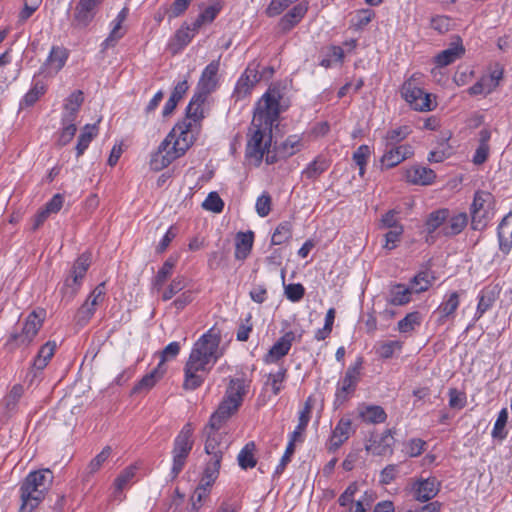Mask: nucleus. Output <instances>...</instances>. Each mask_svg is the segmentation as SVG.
I'll list each match as a JSON object with an SVG mask.
<instances>
[{"instance_id": "obj_1", "label": "nucleus", "mask_w": 512, "mask_h": 512, "mask_svg": "<svg viewBox=\"0 0 512 512\" xmlns=\"http://www.w3.org/2000/svg\"><path fill=\"white\" fill-rule=\"evenodd\" d=\"M281 95L277 89H269L258 101L248 132L246 156L258 166L269 149L272 125L281 113Z\"/></svg>"}, {"instance_id": "obj_2", "label": "nucleus", "mask_w": 512, "mask_h": 512, "mask_svg": "<svg viewBox=\"0 0 512 512\" xmlns=\"http://www.w3.org/2000/svg\"><path fill=\"white\" fill-rule=\"evenodd\" d=\"M220 337L210 329L194 344L184 367L185 390H195L200 387L209 371L221 357L219 349Z\"/></svg>"}, {"instance_id": "obj_3", "label": "nucleus", "mask_w": 512, "mask_h": 512, "mask_svg": "<svg viewBox=\"0 0 512 512\" xmlns=\"http://www.w3.org/2000/svg\"><path fill=\"white\" fill-rule=\"evenodd\" d=\"M196 138L188 131L178 130L175 127L159 145L158 150L152 154L150 166L160 171L170 165L175 159L183 156L192 146Z\"/></svg>"}, {"instance_id": "obj_4", "label": "nucleus", "mask_w": 512, "mask_h": 512, "mask_svg": "<svg viewBox=\"0 0 512 512\" xmlns=\"http://www.w3.org/2000/svg\"><path fill=\"white\" fill-rule=\"evenodd\" d=\"M246 393L245 383L241 379H231L226 394L218 409L211 415V427L220 428L240 407Z\"/></svg>"}, {"instance_id": "obj_5", "label": "nucleus", "mask_w": 512, "mask_h": 512, "mask_svg": "<svg viewBox=\"0 0 512 512\" xmlns=\"http://www.w3.org/2000/svg\"><path fill=\"white\" fill-rule=\"evenodd\" d=\"M494 203V196L490 192L483 190L475 192L469 209L473 230L481 231L487 226L494 214Z\"/></svg>"}, {"instance_id": "obj_6", "label": "nucleus", "mask_w": 512, "mask_h": 512, "mask_svg": "<svg viewBox=\"0 0 512 512\" xmlns=\"http://www.w3.org/2000/svg\"><path fill=\"white\" fill-rule=\"evenodd\" d=\"M46 318V310L36 308L26 317L20 332H14L10 335L8 343L14 347H26L30 345Z\"/></svg>"}, {"instance_id": "obj_7", "label": "nucleus", "mask_w": 512, "mask_h": 512, "mask_svg": "<svg viewBox=\"0 0 512 512\" xmlns=\"http://www.w3.org/2000/svg\"><path fill=\"white\" fill-rule=\"evenodd\" d=\"M192 436L193 427L191 423H186L174 440L172 450L173 463L171 468L172 478H176L186 464V460L193 448L194 441Z\"/></svg>"}, {"instance_id": "obj_8", "label": "nucleus", "mask_w": 512, "mask_h": 512, "mask_svg": "<svg viewBox=\"0 0 512 512\" xmlns=\"http://www.w3.org/2000/svg\"><path fill=\"white\" fill-rule=\"evenodd\" d=\"M401 95L405 101L417 111L432 110L430 95L425 93L417 84V75H412L401 87Z\"/></svg>"}, {"instance_id": "obj_9", "label": "nucleus", "mask_w": 512, "mask_h": 512, "mask_svg": "<svg viewBox=\"0 0 512 512\" xmlns=\"http://www.w3.org/2000/svg\"><path fill=\"white\" fill-rule=\"evenodd\" d=\"M205 96L196 93L191 99L187 111L186 119L175 126V131L184 130L189 131L195 138L200 132V121L203 119L202 105L206 101Z\"/></svg>"}, {"instance_id": "obj_10", "label": "nucleus", "mask_w": 512, "mask_h": 512, "mask_svg": "<svg viewBox=\"0 0 512 512\" xmlns=\"http://www.w3.org/2000/svg\"><path fill=\"white\" fill-rule=\"evenodd\" d=\"M363 358L358 357L354 364L350 365L345 372L343 379L338 383L336 399L340 402L347 400L352 394L360 380Z\"/></svg>"}, {"instance_id": "obj_11", "label": "nucleus", "mask_w": 512, "mask_h": 512, "mask_svg": "<svg viewBox=\"0 0 512 512\" xmlns=\"http://www.w3.org/2000/svg\"><path fill=\"white\" fill-rule=\"evenodd\" d=\"M220 428L211 427L210 424L205 428L207 436L205 441V452L209 457L223 458L224 453L230 446V439L226 433L219 431Z\"/></svg>"}, {"instance_id": "obj_12", "label": "nucleus", "mask_w": 512, "mask_h": 512, "mask_svg": "<svg viewBox=\"0 0 512 512\" xmlns=\"http://www.w3.org/2000/svg\"><path fill=\"white\" fill-rule=\"evenodd\" d=\"M105 283L99 284L88 296L85 303L78 309L76 313V321L80 326H84L92 318L96 311V307L104 301Z\"/></svg>"}, {"instance_id": "obj_13", "label": "nucleus", "mask_w": 512, "mask_h": 512, "mask_svg": "<svg viewBox=\"0 0 512 512\" xmlns=\"http://www.w3.org/2000/svg\"><path fill=\"white\" fill-rule=\"evenodd\" d=\"M413 155L412 146L403 145H384V154L381 157V165L384 168H393L410 158Z\"/></svg>"}, {"instance_id": "obj_14", "label": "nucleus", "mask_w": 512, "mask_h": 512, "mask_svg": "<svg viewBox=\"0 0 512 512\" xmlns=\"http://www.w3.org/2000/svg\"><path fill=\"white\" fill-rule=\"evenodd\" d=\"M21 506L19 512H32L44 498V491L36 484L27 486L25 478L20 486Z\"/></svg>"}, {"instance_id": "obj_15", "label": "nucleus", "mask_w": 512, "mask_h": 512, "mask_svg": "<svg viewBox=\"0 0 512 512\" xmlns=\"http://www.w3.org/2000/svg\"><path fill=\"white\" fill-rule=\"evenodd\" d=\"M440 489V483L435 477L418 479L412 483L411 493L415 500L426 502L434 498Z\"/></svg>"}, {"instance_id": "obj_16", "label": "nucleus", "mask_w": 512, "mask_h": 512, "mask_svg": "<svg viewBox=\"0 0 512 512\" xmlns=\"http://www.w3.org/2000/svg\"><path fill=\"white\" fill-rule=\"evenodd\" d=\"M220 66V60H213L203 70L197 85V93L207 97L218 85L217 73Z\"/></svg>"}, {"instance_id": "obj_17", "label": "nucleus", "mask_w": 512, "mask_h": 512, "mask_svg": "<svg viewBox=\"0 0 512 512\" xmlns=\"http://www.w3.org/2000/svg\"><path fill=\"white\" fill-rule=\"evenodd\" d=\"M393 444L394 437L391 430H386L382 434L372 435L365 449L373 455L385 456L392 453Z\"/></svg>"}, {"instance_id": "obj_18", "label": "nucleus", "mask_w": 512, "mask_h": 512, "mask_svg": "<svg viewBox=\"0 0 512 512\" xmlns=\"http://www.w3.org/2000/svg\"><path fill=\"white\" fill-rule=\"evenodd\" d=\"M294 340V332H286L269 349L267 354L264 356V362L267 364L277 363L280 359H282L289 353Z\"/></svg>"}, {"instance_id": "obj_19", "label": "nucleus", "mask_w": 512, "mask_h": 512, "mask_svg": "<svg viewBox=\"0 0 512 512\" xmlns=\"http://www.w3.org/2000/svg\"><path fill=\"white\" fill-rule=\"evenodd\" d=\"M84 101L81 90L74 91L66 100L63 106L61 124H76L80 107Z\"/></svg>"}, {"instance_id": "obj_20", "label": "nucleus", "mask_w": 512, "mask_h": 512, "mask_svg": "<svg viewBox=\"0 0 512 512\" xmlns=\"http://www.w3.org/2000/svg\"><path fill=\"white\" fill-rule=\"evenodd\" d=\"M260 79L257 66L249 65L237 81L234 94L238 99L244 98Z\"/></svg>"}, {"instance_id": "obj_21", "label": "nucleus", "mask_w": 512, "mask_h": 512, "mask_svg": "<svg viewBox=\"0 0 512 512\" xmlns=\"http://www.w3.org/2000/svg\"><path fill=\"white\" fill-rule=\"evenodd\" d=\"M102 0H79L76 8L74 21L77 27L88 26L95 15V10Z\"/></svg>"}, {"instance_id": "obj_22", "label": "nucleus", "mask_w": 512, "mask_h": 512, "mask_svg": "<svg viewBox=\"0 0 512 512\" xmlns=\"http://www.w3.org/2000/svg\"><path fill=\"white\" fill-rule=\"evenodd\" d=\"M353 432L354 429L351 419L346 417L341 418L332 432L329 450L333 452L336 451Z\"/></svg>"}, {"instance_id": "obj_23", "label": "nucleus", "mask_w": 512, "mask_h": 512, "mask_svg": "<svg viewBox=\"0 0 512 512\" xmlns=\"http://www.w3.org/2000/svg\"><path fill=\"white\" fill-rule=\"evenodd\" d=\"M499 250L507 255L512 249V211L509 212L497 227Z\"/></svg>"}, {"instance_id": "obj_24", "label": "nucleus", "mask_w": 512, "mask_h": 512, "mask_svg": "<svg viewBox=\"0 0 512 512\" xmlns=\"http://www.w3.org/2000/svg\"><path fill=\"white\" fill-rule=\"evenodd\" d=\"M309 8L307 1H302L291 8L280 20V27L283 31H290L306 15Z\"/></svg>"}, {"instance_id": "obj_25", "label": "nucleus", "mask_w": 512, "mask_h": 512, "mask_svg": "<svg viewBox=\"0 0 512 512\" xmlns=\"http://www.w3.org/2000/svg\"><path fill=\"white\" fill-rule=\"evenodd\" d=\"M405 177L409 183L415 185H429L434 181L436 174L430 168L414 166L406 171Z\"/></svg>"}, {"instance_id": "obj_26", "label": "nucleus", "mask_w": 512, "mask_h": 512, "mask_svg": "<svg viewBox=\"0 0 512 512\" xmlns=\"http://www.w3.org/2000/svg\"><path fill=\"white\" fill-rule=\"evenodd\" d=\"M127 14L128 12L126 8H123L119 12L116 19L113 21L112 30L110 31L108 37L102 43L103 50L115 46L116 43L124 36L125 31L122 27V24L125 21Z\"/></svg>"}, {"instance_id": "obj_27", "label": "nucleus", "mask_w": 512, "mask_h": 512, "mask_svg": "<svg viewBox=\"0 0 512 512\" xmlns=\"http://www.w3.org/2000/svg\"><path fill=\"white\" fill-rule=\"evenodd\" d=\"M90 263V255L85 253L80 255L74 262L69 276L65 279L66 286L68 287L71 281H74V283L81 286L82 280L90 266Z\"/></svg>"}, {"instance_id": "obj_28", "label": "nucleus", "mask_w": 512, "mask_h": 512, "mask_svg": "<svg viewBox=\"0 0 512 512\" xmlns=\"http://www.w3.org/2000/svg\"><path fill=\"white\" fill-rule=\"evenodd\" d=\"M464 51V47L460 41L453 42L449 48L437 54L435 61L440 67L448 66L455 62L457 59L461 58V56L464 54Z\"/></svg>"}, {"instance_id": "obj_29", "label": "nucleus", "mask_w": 512, "mask_h": 512, "mask_svg": "<svg viewBox=\"0 0 512 512\" xmlns=\"http://www.w3.org/2000/svg\"><path fill=\"white\" fill-rule=\"evenodd\" d=\"M254 234L252 231L239 232L236 235L235 258L244 260L248 257L252 250Z\"/></svg>"}, {"instance_id": "obj_30", "label": "nucleus", "mask_w": 512, "mask_h": 512, "mask_svg": "<svg viewBox=\"0 0 512 512\" xmlns=\"http://www.w3.org/2000/svg\"><path fill=\"white\" fill-rule=\"evenodd\" d=\"M359 417L366 423H383L386 418V412L378 405H363L359 407Z\"/></svg>"}, {"instance_id": "obj_31", "label": "nucleus", "mask_w": 512, "mask_h": 512, "mask_svg": "<svg viewBox=\"0 0 512 512\" xmlns=\"http://www.w3.org/2000/svg\"><path fill=\"white\" fill-rule=\"evenodd\" d=\"M468 224V214L459 212L448 219V222L442 229L445 236H455L460 234Z\"/></svg>"}, {"instance_id": "obj_32", "label": "nucleus", "mask_w": 512, "mask_h": 512, "mask_svg": "<svg viewBox=\"0 0 512 512\" xmlns=\"http://www.w3.org/2000/svg\"><path fill=\"white\" fill-rule=\"evenodd\" d=\"M312 406L307 401L303 407V409L299 413V421L298 425L294 429V431L290 435L289 442L295 444L296 442L303 441V433L306 430V427L310 421Z\"/></svg>"}, {"instance_id": "obj_33", "label": "nucleus", "mask_w": 512, "mask_h": 512, "mask_svg": "<svg viewBox=\"0 0 512 512\" xmlns=\"http://www.w3.org/2000/svg\"><path fill=\"white\" fill-rule=\"evenodd\" d=\"M459 306V295L457 292H452L448 298L441 303L436 313L439 315L438 323L444 324L446 319L451 317Z\"/></svg>"}, {"instance_id": "obj_34", "label": "nucleus", "mask_w": 512, "mask_h": 512, "mask_svg": "<svg viewBox=\"0 0 512 512\" xmlns=\"http://www.w3.org/2000/svg\"><path fill=\"white\" fill-rule=\"evenodd\" d=\"M166 369L157 365L150 373L146 374L133 388L134 393L148 391L162 378Z\"/></svg>"}, {"instance_id": "obj_35", "label": "nucleus", "mask_w": 512, "mask_h": 512, "mask_svg": "<svg viewBox=\"0 0 512 512\" xmlns=\"http://www.w3.org/2000/svg\"><path fill=\"white\" fill-rule=\"evenodd\" d=\"M56 349V343L54 341H48L39 350L37 356L33 361L32 368L41 371L43 370L50 359L53 357Z\"/></svg>"}, {"instance_id": "obj_36", "label": "nucleus", "mask_w": 512, "mask_h": 512, "mask_svg": "<svg viewBox=\"0 0 512 512\" xmlns=\"http://www.w3.org/2000/svg\"><path fill=\"white\" fill-rule=\"evenodd\" d=\"M67 59V49L59 46H53L46 61V65L55 73H57L63 68Z\"/></svg>"}, {"instance_id": "obj_37", "label": "nucleus", "mask_w": 512, "mask_h": 512, "mask_svg": "<svg viewBox=\"0 0 512 512\" xmlns=\"http://www.w3.org/2000/svg\"><path fill=\"white\" fill-rule=\"evenodd\" d=\"M98 127L97 124H86L79 137L76 145L77 157H80L85 150L88 148L92 139L97 135Z\"/></svg>"}, {"instance_id": "obj_38", "label": "nucleus", "mask_w": 512, "mask_h": 512, "mask_svg": "<svg viewBox=\"0 0 512 512\" xmlns=\"http://www.w3.org/2000/svg\"><path fill=\"white\" fill-rule=\"evenodd\" d=\"M412 289L403 285L396 284L390 288L388 301L392 305H404L411 299Z\"/></svg>"}, {"instance_id": "obj_39", "label": "nucleus", "mask_w": 512, "mask_h": 512, "mask_svg": "<svg viewBox=\"0 0 512 512\" xmlns=\"http://www.w3.org/2000/svg\"><path fill=\"white\" fill-rule=\"evenodd\" d=\"M255 449V443L248 442L239 452L237 456V461L242 469L247 470L249 468H253L256 466L257 460L254 456Z\"/></svg>"}, {"instance_id": "obj_40", "label": "nucleus", "mask_w": 512, "mask_h": 512, "mask_svg": "<svg viewBox=\"0 0 512 512\" xmlns=\"http://www.w3.org/2000/svg\"><path fill=\"white\" fill-rule=\"evenodd\" d=\"M302 146L301 138L297 135H291L279 145L277 154L280 157L287 158L300 151Z\"/></svg>"}, {"instance_id": "obj_41", "label": "nucleus", "mask_w": 512, "mask_h": 512, "mask_svg": "<svg viewBox=\"0 0 512 512\" xmlns=\"http://www.w3.org/2000/svg\"><path fill=\"white\" fill-rule=\"evenodd\" d=\"M222 458L209 457L203 472L202 481H205L206 486H212L219 476Z\"/></svg>"}, {"instance_id": "obj_42", "label": "nucleus", "mask_w": 512, "mask_h": 512, "mask_svg": "<svg viewBox=\"0 0 512 512\" xmlns=\"http://www.w3.org/2000/svg\"><path fill=\"white\" fill-rule=\"evenodd\" d=\"M176 262H177L176 258L169 257L164 262L162 267L158 270V272L154 278V281H153V286L157 291H159L162 288V286L164 285L166 280L172 275V272L176 265Z\"/></svg>"}, {"instance_id": "obj_43", "label": "nucleus", "mask_w": 512, "mask_h": 512, "mask_svg": "<svg viewBox=\"0 0 512 512\" xmlns=\"http://www.w3.org/2000/svg\"><path fill=\"white\" fill-rule=\"evenodd\" d=\"M328 169V163L323 158H316L302 172L303 177L313 180Z\"/></svg>"}, {"instance_id": "obj_44", "label": "nucleus", "mask_w": 512, "mask_h": 512, "mask_svg": "<svg viewBox=\"0 0 512 512\" xmlns=\"http://www.w3.org/2000/svg\"><path fill=\"white\" fill-rule=\"evenodd\" d=\"M421 314L417 311L408 313L398 322V330L401 333H409L421 324Z\"/></svg>"}, {"instance_id": "obj_45", "label": "nucleus", "mask_w": 512, "mask_h": 512, "mask_svg": "<svg viewBox=\"0 0 512 512\" xmlns=\"http://www.w3.org/2000/svg\"><path fill=\"white\" fill-rule=\"evenodd\" d=\"M292 237V225L290 222L285 221L280 223L271 238L273 245H281Z\"/></svg>"}, {"instance_id": "obj_46", "label": "nucleus", "mask_w": 512, "mask_h": 512, "mask_svg": "<svg viewBox=\"0 0 512 512\" xmlns=\"http://www.w3.org/2000/svg\"><path fill=\"white\" fill-rule=\"evenodd\" d=\"M448 218V210L441 209L432 212L425 223L426 230L428 233H433L437 228H439Z\"/></svg>"}, {"instance_id": "obj_47", "label": "nucleus", "mask_w": 512, "mask_h": 512, "mask_svg": "<svg viewBox=\"0 0 512 512\" xmlns=\"http://www.w3.org/2000/svg\"><path fill=\"white\" fill-rule=\"evenodd\" d=\"M410 131L408 127H397L395 129H391L387 131L386 135L383 138L384 145H400L399 143L407 138Z\"/></svg>"}, {"instance_id": "obj_48", "label": "nucleus", "mask_w": 512, "mask_h": 512, "mask_svg": "<svg viewBox=\"0 0 512 512\" xmlns=\"http://www.w3.org/2000/svg\"><path fill=\"white\" fill-rule=\"evenodd\" d=\"M402 342L398 340H388L379 343L377 353L381 358H391L396 352H400L402 349Z\"/></svg>"}, {"instance_id": "obj_49", "label": "nucleus", "mask_w": 512, "mask_h": 512, "mask_svg": "<svg viewBox=\"0 0 512 512\" xmlns=\"http://www.w3.org/2000/svg\"><path fill=\"white\" fill-rule=\"evenodd\" d=\"M48 477L51 478V472L49 469L30 472L26 476L27 486L30 484H36L45 492V490L47 489L46 483L50 481Z\"/></svg>"}, {"instance_id": "obj_50", "label": "nucleus", "mask_w": 512, "mask_h": 512, "mask_svg": "<svg viewBox=\"0 0 512 512\" xmlns=\"http://www.w3.org/2000/svg\"><path fill=\"white\" fill-rule=\"evenodd\" d=\"M187 285V281L183 276L175 277L172 282L168 285V287L164 290L162 294V300L168 301L172 299L177 293L182 291Z\"/></svg>"}, {"instance_id": "obj_51", "label": "nucleus", "mask_w": 512, "mask_h": 512, "mask_svg": "<svg viewBox=\"0 0 512 512\" xmlns=\"http://www.w3.org/2000/svg\"><path fill=\"white\" fill-rule=\"evenodd\" d=\"M432 279L428 271L420 272L413 278L411 289L416 293L426 291L431 286Z\"/></svg>"}, {"instance_id": "obj_52", "label": "nucleus", "mask_w": 512, "mask_h": 512, "mask_svg": "<svg viewBox=\"0 0 512 512\" xmlns=\"http://www.w3.org/2000/svg\"><path fill=\"white\" fill-rule=\"evenodd\" d=\"M195 31L196 30L190 29L189 27H181L178 29L174 37V43L172 44V46H177L174 52L188 45Z\"/></svg>"}, {"instance_id": "obj_53", "label": "nucleus", "mask_w": 512, "mask_h": 512, "mask_svg": "<svg viewBox=\"0 0 512 512\" xmlns=\"http://www.w3.org/2000/svg\"><path fill=\"white\" fill-rule=\"evenodd\" d=\"M136 472L135 466L125 468L115 479V494L121 493L127 484L134 478Z\"/></svg>"}, {"instance_id": "obj_54", "label": "nucleus", "mask_w": 512, "mask_h": 512, "mask_svg": "<svg viewBox=\"0 0 512 512\" xmlns=\"http://www.w3.org/2000/svg\"><path fill=\"white\" fill-rule=\"evenodd\" d=\"M46 87L43 82L36 81L32 88L25 94L23 103L27 106L33 105L44 93Z\"/></svg>"}, {"instance_id": "obj_55", "label": "nucleus", "mask_w": 512, "mask_h": 512, "mask_svg": "<svg viewBox=\"0 0 512 512\" xmlns=\"http://www.w3.org/2000/svg\"><path fill=\"white\" fill-rule=\"evenodd\" d=\"M111 451L112 449L110 446L104 447L103 450L90 461L87 467L88 473H96L102 467L103 463L109 458Z\"/></svg>"}, {"instance_id": "obj_56", "label": "nucleus", "mask_w": 512, "mask_h": 512, "mask_svg": "<svg viewBox=\"0 0 512 512\" xmlns=\"http://www.w3.org/2000/svg\"><path fill=\"white\" fill-rule=\"evenodd\" d=\"M287 374V369L284 367H279L278 371L275 373H270L268 375L267 384H270L275 395L279 394L281 391V383L285 380Z\"/></svg>"}, {"instance_id": "obj_57", "label": "nucleus", "mask_w": 512, "mask_h": 512, "mask_svg": "<svg viewBox=\"0 0 512 512\" xmlns=\"http://www.w3.org/2000/svg\"><path fill=\"white\" fill-rule=\"evenodd\" d=\"M508 420V411L506 408H503L496 419V422L494 424L493 430H492V436L494 438H504L506 433L504 432L505 426L507 424Z\"/></svg>"}, {"instance_id": "obj_58", "label": "nucleus", "mask_w": 512, "mask_h": 512, "mask_svg": "<svg viewBox=\"0 0 512 512\" xmlns=\"http://www.w3.org/2000/svg\"><path fill=\"white\" fill-rule=\"evenodd\" d=\"M202 207L205 210L220 213L223 210L224 203L216 192H211L203 202Z\"/></svg>"}, {"instance_id": "obj_59", "label": "nucleus", "mask_w": 512, "mask_h": 512, "mask_svg": "<svg viewBox=\"0 0 512 512\" xmlns=\"http://www.w3.org/2000/svg\"><path fill=\"white\" fill-rule=\"evenodd\" d=\"M271 196L264 192L256 200V212L260 217H266L271 211Z\"/></svg>"}, {"instance_id": "obj_60", "label": "nucleus", "mask_w": 512, "mask_h": 512, "mask_svg": "<svg viewBox=\"0 0 512 512\" xmlns=\"http://www.w3.org/2000/svg\"><path fill=\"white\" fill-rule=\"evenodd\" d=\"M77 131L76 124H62L57 143L59 146H66L71 142Z\"/></svg>"}, {"instance_id": "obj_61", "label": "nucleus", "mask_w": 512, "mask_h": 512, "mask_svg": "<svg viewBox=\"0 0 512 512\" xmlns=\"http://www.w3.org/2000/svg\"><path fill=\"white\" fill-rule=\"evenodd\" d=\"M305 294V288L300 283L288 284L285 286V295L292 302L300 301Z\"/></svg>"}, {"instance_id": "obj_62", "label": "nucleus", "mask_w": 512, "mask_h": 512, "mask_svg": "<svg viewBox=\"0 0 512 512\" xmlns=\"http://www.w3.org/2000/svg\"><path fill=\"white\" fill-rule=\"evenodd\" d=\"M180 352V344L179 342H171L169 343L160 353V362L158 365H161V368H164V363L168 360L174 359Z\"/></svg>"}, {"instance_id": "obj_63", "label": "nucleus", "mask_w": 512, "mask_h": 512, "mask_svg": "<svg viewBox=\"0 0 512 512\" xmlns=\"http://www.w3.org/2000/svg\"><path fill=\"white\" fill-rule=\"evenodd\" d=\"M453 20L447 16H436L431 21V27L439 33H446L451 30Z\"/></svg>"}, {"instance_id": "obj_64", "label": "nucleus", "mask_w": 512, "mask_h": 512, "mask_svg": "<svg viewBox=\"0 0 512 512\" xmlns=\"http://www.w3.org/2000/svg\"><path fill=\"white\" fill-rule=\"evenodd\" d=\"M425 441L419 438H414L408 441L405 445L406 454L409 457H417L424 451Z\"/></svg>"}]
</instances>
